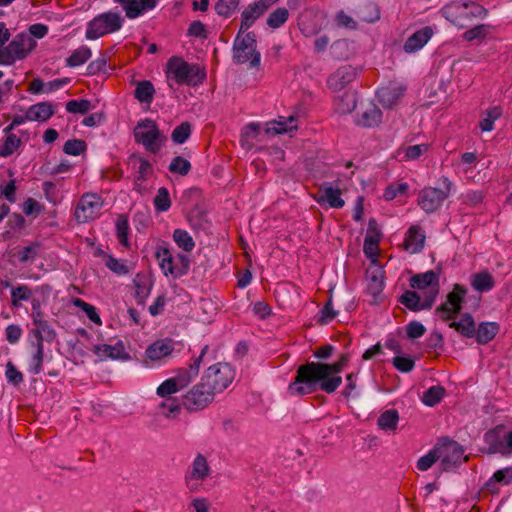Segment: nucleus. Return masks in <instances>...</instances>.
Returning <instances> with one entry per match:
<instances>
[{
  "label": "nucleus",
  "mask_w": 512,
  "mask_h": 512,
  "mask_svg": "<svg viewBox=\"0 0 512 512\" xmlns=\"http://www.w3.org/2000/svg\"><path fill=\"white\" fill-rule=\"evenodd\" d=\"M191 135V124L183 122L178 125L172 132L171 138L176 144H183Z\"/></svg>",
  "instance_id": "nucleus-56"
},
{
  "label": "nucleus",
  "mask_w": 512,
  "mask_h": 512,
  "mask_svg": "<svg viewBox=\"0 0 512 512\" xmlns=\"http://www.w3.org/2000/svg\"><path fill=\"white\" fill-rule=\"evenodd\" d=\"M30 335L34 337L32 340L34 343L40 344H43L44 341L50 343L56 337V333L48 321H38V325L34 326Z\"/></svg>",
  "instance_id": "nucleus-28"
},
{
  "label": "nucleus",
  "mask_w": 512,
  "mask_h": 512,
  "mask_svg": "<svg viewBox=\"0 0 512 512\" xmlns=\"http://www.w3.org/2000/svg\"><path fill=\"white\" fill-rule=\"evenodd\" d=\"M439 183L441 188L425 187L418 195V205L426 213H433L437 211L451 193L453 184L448 177L441 176Z\"/></svg>",
  "instance_id": "nucleus-5"
},
{
  "label": "nucleus",
  "mask_w": 512,
  "mask_h": 512,
  "mask_svg": "<svg viewBox=\"0 0 512 512\" xmlns=\"http://www.w3.org/2000/svg\"><path fill=\"white\" fill-rule=\"evenodd\" d=\"M91 49L87 46H81L75 49L71 55L66 59V65L68 67H78L91 57Z\"/></svg>",
  "instance_id": "nucleus-40"
},
{
  "label": "nucleus",
  "mask_w": 512,
  "mask_h": 512,
  "mask_svg": "<svg viewBox=\"0 0 512 512\" xmlns=\"http://www.w3.org/2000/svg\"><path fill=\"white\" fill-rule=\"evenodd\" d=\"M471 284L475 290L479 292H486L490 291L494 287L495 281L490 273L487 271H481L473 275Z\"/></svg>",
  "instance_id": "nucleus-38"
},
{
  "label": "nucleus",
  "mask_w": 512,
  "mask_h": 512,
  "mask_svg": "<svg viewBox=\"0 0 512 512\" xmlns=\"http://www.w3.org/2000/svg\"><path fill=\"white\" fill-rule=\"evenodd\" d=\"M155 210L158 212H166L171 207V199L169 191L166 187H160L153 199Z\"/></svg>",
  "instance_id": "nucleus-49"
},
{
  "label": "nucleus",
  "mask_w": 512,
  "mask_h": 512,
  "mask_svg": "<svg viewBox=\"0 0 512 512\" xmlns=\"http://www.w3.org/2000/svg\"><path fill=\"white\" fill-rule=\"evenodd\" d=\"M240 0H218L215 4V10L218 15L229 17L239 5Z\"/></svg>",
  "instance_id": "nucleus-57"
},
{
  "label": "nucleus",
  "mask_w": 512,
  "mask_h": 512,
  "mask_svg": "<svg viewBox=\"0 0 512 512\" xmlns=\"http://www.w3.org/2000/svg\"><path fill=\"white\" fill-rule=\"evenodd\" d=\"M296 121L294 116H280L278 120H273L266 124L265 132L272 135L290 133L297 129Z\"/></svg>",
  "instance_id": "nucleus-23"
},
{
  "label": "nucleus",
  "mask_w": 512,
  "mask_h": 512,
  "mask_svg": "<svg viewBox=\"0 0 512 512\" xmlns=\"http://www.w3.org/2000/svg\"><path fill=\"white\" fill-rule=\"evenodd\" d=\"M483 440L487 447L481 449L486 454H501L509 456L512 454V430L506 432L504 425H497L484 433Z\"/></svg>",
  "instance_id": "nucleus-7"
},
{
  "label": "nucleus",
  "mask_w": 512,
  "mask_h": 512,
  "mask_svg": "<svg viewBox=\"0 0 512 512\" xmlns=\"http://www.w3.org/2000/svg\"><path fill=\"white\" fill-rule=\"evenodd\" d=\"M502 116V108L493 106L485 110L481 115L479 127L483 132H490L494 129V122Z\"/></svg>",
  "instance_id": "nucleus-36"
},
{
  "label": "nucleus",
  "mask_w": 512,
  "mask_h": 512,
  "mask_svg": "<svg viewBox=\"0 0 512 512\" xmlns=\"http://www.w3.org/2000/svg\"><path fill=\"white\" fill-rule=\"evenodd\" d=\"M410 286L413 289L433 291L437 290L439 293V275L433 270H429L425 273L415 274L410 279Z\"/></svg>",
  "instance_id": "nucleus-20"
},
{
  "label": "nucleus",
  "mask_w": 512,
  "mask_h": 512,
  "mask_svg": "<svg viewBox=\"0 0 512 512\" xmlns=\"http://www.w3.org/2000/svg\"><path fill=\"white\" fill-rule=\"evenodd\" d=\"M32 295V290L27 285H19L11 291V304L13 307H20V301H28Z\"/></svg>",
  "instance_id": "nucleus-50"
},
{
  "label": "nucleus",
  "mask_w": 512,
  "mask_h": 512,
  "mask_svg": "<svg viewBox=\"0 0 512 512\" xmlns=\"http://www.w3.org/2000/svg\"><path fill=\"white\" fill-rule=\"evenodd\" d=\"M330 55L335 60H345L351 55L350 44L345 39H340L330 46Z\"/></svg>",
  "instance_id": "nucleus-44"
},
{
  "label": "nucleus",
  "mask_w": 512,
  "mask_h": 512,
  "mask_svg": "<svg viewBox=\"0 0 512 512\" xmlns=\"http://www.w3.org/2000/svg\"><path fill=\"white\" fill-rule=\"evenodd\" d=\"M234 376L235 372L228 363H217L205 371L202 381L216 394L226 389L232 383Z\"/></svg>",
  "instance_id": "nucleus-10"
},
{
  "label": "nucleus",
  "mask_w": 512,
  "mask_h": 512,
  "mask_svg": "<svg viewBox=\"0 0 512 512\" xmlns=\"http://www.w3.org/2000/svg\"><path fill=\"white\" fill-rule=\"evenodd\" d=\"M444 395H445L444 387H442L440 385L432 386L423 393L422 402L427 406L433 407V406L437 405L438 403H440V401L443 399Z\"/></svg>",
  "instance_id": "nucleus-45"
},
{
  "label": "nucleus",
  "mask_w": 512,
  "mask_h": 512,
  "mask_svg": "<svg viewBox=\"0 0 512 512\" xmlns=\"http://www.w3.org/2000/svg\"><path fill=\"white\" fill-rule=\"evenodd\" d=\"M512 481V466L497 470L486 482V488L491 493L498 491L497 484L508 485Z\"/></svg>",
  "instance_id": "nucleus-33"
},
{
  "label": "nucleus",
  "mask_w": 512,
  "mask_h": 512,
  "mask_svg": "<svg viewBox=\"0 0 512 512\" xmlns=\"http://www.w3.org/2000/svg\"><path fill=\"white\" fill-rule=\"evenodd\" d=\"M91 109V102L87 99L70 100L66 103V110L69 113L86 114Z\"/></svg>",
  "instance_id": "nucleus-61"
},
{
  "label": "nucleus",
  "mask_w": 512,
  "mask_h": 512,
  "mask_svg": "<svg viewBox=\"0 0 512 512\" xmlns=\"http://www.w3.org/2000/svg\"><path fill=\"white\" fill-rule=\"evenodd\" d=\"M233 61L242 65L249 63L250 68L260 66L261 54L256 49V35L254 32L246 34L238 32L233 42Z\"/></svg>",
  "instance_id": "nucleus-4"
},
{
  "label": "nucleus",
  "mask_w": 512,
  "mask_h": 512,
  "mask_svg": "<svg viewBox=\"0 0 512 512\" xmlns=\"http://www.w3.org/2000/svg\"><path fill=\"white\" fill-rule=\"evenodd\" d=\"M97 351H102V355L111 359H128V355L124 350L122 344L115 346L104 344L102 347H97Z\"/></svg>",
  "instance_id": "nucleus-52"
},
{
  "label": "nucleus",
  "mask_w": 512,
  "mask_h": 512,
  "mask_svg": "<svg viewBox=\"0 0 512 512\" xmlns=\"http://www.w3.org/2000/svg\"><path fill=\"white\" fill-rule=\"evenodd\" d=\"M449 327L455 329L463 337L473 338L475 335V321L471 314L465 313L459 321H452Z\"/></svg>",
  "instance_id": "nucleus-29"
},
{
  "label": "nucleus",
  "mask_w": 512,
  "mask_h": 512,
  "mask_svg": "<svg viewBox=\"0 0 512 512\" xmlns=\"http://www.w3.org/2000/svg\"><path fill=\"white\" fill-rule=\"evenodd\" d=\"M361 73L362 68L360 66L342 65L328 76L326 80L327 87L334 92L341 91L354 82Z\"/></svg>",
  "instance_id": "nucleus-14"
},
{
  "label": "nucleus",
  "mask_w": 512,
  "mask_h": 512,
  "mask_svg": "<svg viewBox=\"0 0 512 512\" xmlns=\"http://www.w3.org/2000/svg\"><path fill=\"white\" fill-rule=\"evenodd\" d=\"M441 467L444 471H449L458 467L468 457L464 456V448L449 437H443L436 444Z\"/></svg>",
  "instance_id": "nucleus-9"
},
{
  "label": "nucleus",
  "mask_w": 512,
  "mask_h": 512,
  "mask_svg": "<svg viewBox=\"0 0 512 512\" xmlns=\"http://www.w3.org/2000/svg\"><path fill=\"white\" fill-rule=\"evenodd\" d=\"M320 192L321 196L317 200L318 203L326 201L332 208H342L344 206L345 202L341 198V190L339 188H333L328 183H324L320 188Z\"/></svg>",
  "instance_id": "nucleus-27"
},
{
  "label": "nucleus",
  "mask_w": 512,
  "mask_h": 512,
  "mask_svg": "<svg viewBox=\"0 0 512 512\" xmlns=\"http://www.w3.org/2000/svg\"><path fill=\"white\" fill-rule=\"evenodd\" d=\"M210 466L204 455L198 454L192 462L191 468L185 474L186 487L191 492L200 489L201 483L210 475Z\"/></svg>",
  "instance_id": "nucleus-16"
},
{
  "label": "nucleus",
  "mask_w": 512,
  "mask_h": 512,
  "mask_svg": "<svg viewBox=\"0 0 512 512\" xmlns=\"http://www.w3.org/2000/svg\"><path fill=\"white\" fill-rule=\"evenodd\" d=\"M168 85L171 81L178 85L197 86L206 79V71L198 64L188 63L182 57L172 56L166 64Z\"/></svg>",
  "instance_id": "nucleus-3"
},
{
  "label": "nucleus",
  "mask_w": 512,
  "mask_h": 512,
  "mask_svg": "<svg viewBox=\"0 0 512 512\" xmlns=\"http://www.w3.org/2000/svg\"><path fill=\"white\" fill-rule=\"evenodd\" d=\"M181 389L182 388L178 386L177 382L172 377L165 380L162 384L159 385V387L157 388V394L161 397H168Z\"/></svg>",
  "instance_id": "nucleus-63"
},
{
  "label": "nucleus",
  "mask_w": 512,
  "mask_h": 512,
  "mask_svg": "<svg viewBox=\"0 0 512 512\" xmlns=\"http://www.w3.org/2000/svg\"><path fill=\"white\" fill-rule=\"evenodd\" d=\"M382 121V111L374 104L370 105L360 116L357 123L363 127L378 126Z\"/></svg>",
  "instance_id": "nucleus-34"
},
{
  "label": "nucleus",
  "mask_w": 512,
  "mask_h": 512,
  "mask_svg": "<svg viewBox=\"0 0 512 512\" xmlns=\"http://www.w3.org/2000/svg\"><path fill=\"white\" fill-rule=\"evenodd\" d=\"M40 250L41 243L35 241L19 250L17 256L21 263H27L34 261L38 257Z\"/></svg>",
  "instance_id": "nucleus-47"
},
{
  "label": "nucleus",
  "mask_w": 512,
  "mask_h": 512,
  "mask_svg": "<svg viewBox=\"0 0 512 512\" xmlns=\"http://www.w3.org/2000/svg\"><path fill=\"white\" fill-rule=\"evenodd\" d=\"M425 243V235L419 226H411L405 237L404 246L411 253H419Z\"/></svg>",
  "instance_id": "nucleus-24"
},
{
  "label": "nucleus",
  "mask_w": 512,
  "mask_h": 512,
  "mask_svg": "<svg viewBox=\"0 0 512 512\" xmlns=\"http://www.w3.org/2000/svg\"><path fill=\"white\" fill-rule=\"evenodd\" d=\"M436 297V289H434L433 291H425L423 300H421V297L417 292L407 290L401 295L399 301L409 310L417 312L425 309H430L433 303L435 302Z\"/></svg>",
  "instance_id": "nucleus-17"
},
{
  "label": "nucleus",
  "mask_w": 512,
  "mask_h": 512,
  "mask_svg": "<svg viewBox=\"0 0 512 512\" xmlns=\"http://www.w3.org/2000/svg\"><path fill=\"white\" fill-rule=\"evenodd\" d=\"M105 265L113 273L120 276L127 275L130 272L128 266L125 263L120 262L112 255H106Z\"/></svg>",
  "instance_id": "nucleus-60"
},
{
  "label": "nucleus",
  "mask_w": 512,
  "mask_h": 512,
  "mask_svg": "<svg viewBox=\"0 0 512 512\" xmlns=\"http://www.w3.org/2000/svg\"><path fill=\"white\" fill-rule=\"evenodd\" d=\"M129 222L128 217L124 214L118 216L116 220V236L121 245L129 248Z\"/></svg>",
  "instance_id": "nucleus-43"
},
{
  "label": "nucleus",
  "mask_w": 512,
  "mask_h": 512,
  "mask_svg": "<svg viewBox=\"0 0 512 512\" xmlns=\"http://www.w3.org/2000/svg\"><path fill=\"white\" fill-rule=\"evenodd\" d=\"M440 12L447 21L459 29H467L488 15V10L483 5L471 0L449 2Z\"/></svg>",
  "instance_id": "nucleus-2"
},
{
  "label": "nucleus",
  "mask_w": 512,
  "mask_h": 512,
  "mask_svg": "<svg viewBox=\"0 0 512 512\" xmlns=\"http://www.w3.org/2000/svg\"><path fill=\"white\" fill-rule=\"evenodd\" d=\"M288 17L289 12L286 8H277L268 16L267 25L274 29L279 28L287 21Z\"/></svg>",
  "instance_id": "nucleus-54"
},
{
  "label": "nucleus",
  "mask_w": 512,
  "mask_h": 512,
  "mask_svg": "<svg viewBox=\"0 0 512 512\" xmlns=\"http://www.w3.org/2000/svg\"><path fill=\"white\" fill-rule=\"evenodd\" d=\"M439 460L437 451V445L430 450L426 455L419 458L417 461V468L421 471H426L433 466V464Z\"/></svg>",
  "instance_id": "nucleus-59"
},
{
  "label": "nucleus",
  "mask_w": 512,
  "mask_h": 512,
  "mask_svg": "<svg viewBox=\"0 0 512 512\" xmlns=\"http://www.w3.org/2000/svg\"><path fill=\"white\" fill-rule=\"evenodd\" d=\"M168 169L173 174L186 176L191 170V163L181 156H176L170 162Z\"/></svg>",
  "instance_id": "nucleus-53"
},
{
  "label": "nucleus",
  "mask_w": 512,
  "mask_h": 512,
  "mask_svg": "<svg viewBox=\"0 0 512 512\" xmlns=\"http://www.w3.org/2000/svg\"><path fill=\"white\" fill-rule=\"evenodd\" d=\"M159 408L161 410V414L167 419H175L181 412V405L176 399L170 397L163 401L159 405Z\"/></svg>",
  "instance_id": "nucleus-48"
},
{
  "label": "nucleus",
  "mask_w": 512,
  "mask_h": 512,
  "mask_svg": "<svg viewBox=\"0 0 512 512\" xmlns=\"http://www.w3.org/2000/svg\"><path fill=\"white\" fill-rule=\"evenodd\" d=\"M155 94L154 85L151 81L143 80L137 83L134 91V97L141 103L150 104Z\"/></svg>",
  "instance_id": "nucleus-37"
},
{
  "label": "nucleus",
  "mask_w": 512,
  "mask_h": 512,
  "mask_svg": "<svg viewBox=\"0 0 512 512\" xmlns=\"http://www.w3.org/2000/svg\"><path fill=\"white\" fill-rule=\"evenodd\" d=\"M398 422L399 413L396 409H389L382 412L377 419L379 429L384 431H395L398 427Z\"/></svg>",
  "instance_id": "nucleus-35"
},
{
  "label": "nucleus",
  "mask_w": 512,
  "mask_h": 512,
  "mask_svg": "<svg viewBox=\"0 0 512 512\" xmlns=\"http://www.w3.org/2000/svg\"><path fill=\"white\" fill-rule=\"evenodd\" d=\"M134 139L152 154H157L161 150L162 142L166 140L156 122L149 118L137 123L134 128Z\"/></svg>",
  "instance_id": "nucleus-6"
},
{
  "label": "nucleus",
  "mask_w": 512,
  "mask_h": 512,
  "mask_svg": "<svg viewBox=\"0 0 512 512\" xmlns=\"http://www.w3.org/2000/svg\"><path fill=\"white\" fill-rule=\"evenodd\" d=\"M155 257L165 276L174 275V259L170 250L165 246H158L155 251Z\"/></svg>",
  "instance_id": "nucleus-32"
},
{
  "label": "nucleus",
  "mask_w": 512,
  "mask_h": 512,
  "mask_svg": "<svg viewBox=\"0 0 512 512\" xmlns=\"http://www.w3.org/2000/svg\"><path fill=\"white\" fill-rule=\"evenodd\" d=\"M156 4L157 0H132L127 3V6H124V10L128 18L134 19L153 9Z\"/></svg>",
  "instance_id": "nucleus-30"
},
{
  "label": "nucleus",
  "mask_w": 512,
  "mask_h": 512,
  "mask_svg": "<svg viewBox=\"0 0 512 512\" xmlns=\"http://www.w3.org/2000/svg\"><path fill=\"white\" fill-rule=\"evenodd\" d=\"M350 359L348 353L340 355L334 363L307 362L296 370L294 381L288 386L291 395L303 396L318 390L327 394L334 393L342 384L339 375L347 366Z\"/></svg>",
  "instance_id": "nucleus-1"
},
{
  "label": "nucleus",
  "mask_w": 512,
  "mask_h": 512,
  "mask_svg": "<svg viewBox=\"0 0 512 512\" xmlns=\"http://www.w3.org/2000/svg\"><path fill=\"white\" fill-rule=\"evenodd\" d=\"M214 396L213 390L201 380L183 396V406L190 412L202 410L213 401Z\"/></svg>",
  "instance_id": "nucleus-13"
},
{
  "label": "nucleus",
  "mask_w": 512,
  "mask_h": 512,
  "mask_svg": "<svg viewBox=\"0 0 512 512\" xmlns=\"http://www.w3.org/2000/svg\"><path fill=\"white\" fill-rule=\"evenodd\" d=\"M336 110L340 114L351 113L356 108V97L354 93L345 92L335 100Z\"/></svg>",
  "instance_id": "nucleus-42"
},
{
  "label": "nucleus",
  "mask_w": 512,
  "mask_h": 512,
  "mask_svg": "<svg viewBox=\"0 0 512 512\" xmlns=\"http://www.w3.org/2000/svg\"><path fill=\"white\" fill-rule=\"evenodd\" d=\"M467 289L455 284L453 290L448 293L446 302L437 307L436 312L440 314L443 321L454 319L462 309V303L466 296Z\"/></svg>",
  "instance_id": "nucleus-15"
},
{
  "label": "nucleus",
  "mask_w": 512,
  "mask_h": 512,
  "mask_svg": "<svg viewBox=\"0 0 512 512\" xmlns=\"http://www.w3.org/2000/svg\"><path fill=\"white\" fill-rule=\"evenodd\" d=\"M471 28L467 29L463 34L462 38L467 42L481 41L487 37L490 33V25L478 24L472 25Z\"/></svg>",
  "instance_id": "nucleus-39"
},
{
  "label": "nucleus",
  "mask_w": 512,
  "mask_h": 512,
  "mask_svg": "<svg viewBox=\"0 0 512 512\" xmlns=\"http://www.w3.org/2000/svg\"><path fill=\"white\" fill-rule=\"evenodd\" d=\"M208 349L209 346L205 345L202 348L200 355L193 359V362L189 364V367L180 368L177 371L176 375L173 377L177 382L178 386H180L182 389L187 387L191 383V381L198 375L203 357L208 351Z\"/></svg>",
  "instance_id": "nucleus-18"
},
{
  "label": "nucleus",
  "mask_w": 512,
  "mask_h": 512,
  "mask_svg": "<svg viewBox=\"0 0 512 512\" xmlns=\"http://www.w3.org/2000/svg\"><path fill=\"white\" fill-rule=\"evenodd\" d=\"M35 46V41L30 37L17 35L7 47L0 50V64L11 65L16 60L26 58Z\"/></svg>",
  "instance_id": "nucleus-11"
},
{
  "label": "nucleus",
  "mask_w": 512,
  "mask_h": 512,
  "mask_svg": "<svg viewBox=\"0 0 512 512\" xmlns=\"http://www.w3.org/2000/svg\"><path fill=\"white\" fill-rule=\"evenodd\" d=\"M30 342L31 345L35 348V352L33 353L29 362V372L33 375H37L42 371V364L44 360L43 344L34 343V341Z\"/></svg>",
  "instance_id": "nucleus-41"
},
{
  "label": "nucleus",
  "mask_w": 512,
  "mask_h": 512,
  "mask_svg": "<svg viewBox=\"0 0 512 512\" xmlns=\"http://www.w3.org/2000/svg\"><path fill=\"white\" fill-rule=\"evenodd\" d=\"M393 366L400 372H411L415 367V361L410 356H396L392 360Z\"/></svg>",
  "instance_id": "nucleus-62"
},
{
  "label": "nucleus",
  "mask_w": 512,
  "mask_h": 512,
  "mask_svg": "<svg viewBox=\"0 0 512 512\" xmlns=\"http://www.w3.org/2000/svg\"><path fill=\"white\" fill-rule=\"evenodd\" d=\"M103 200L96 193H84L78 201L74 211L77 223L84 224L95 219L102 209Z\"/></svg>",
  "instance_id": "nucleus-12"
},
{
  "label": "nucleus",
  "mask_w": 512,
  "mask_h": 512,
  "mask_svg": "<svg viewBox=\"0 0 512 512\" xmlns=\"http://www.w3.org/2000/svg\"><path fill=\"white\" fill-rule=\"evenodd\" d=\"M21 138L15 135L6 136L3 145L0 148V157L11 156L21 145Z\"/></svg>",
  "instance_id": "nucleus-51"
},
{
  "label": "nucleus",
  "mask_w": 512,
  "mask_h": 512,
  "mask_svg": "<svg viewBox=\"0 0 512 512\" xmlns=\"http://www.w3.org/2000/svg\"><path fill=\"white\" fill-rule=\"evenodd\" d=\"M432 35L433 30L429 26L417 30L404 43V51L406 53H414L420 50L430 40Z\"/></svg>",
  "instance_id": "nucleus-21"
},
{
  "label": "nucleus",
  "mask_w": 512,
  "mask_h": 512,
  "mask_svg": "<svg viewBox=\"0 0 512 512\" xmlns=\"http://www.w3.org/2000/svg\"><path fill=\"white\" fill-rule=\"evenodd\" d=\"M499 325L496 322H481L475 329V339L478 344H487L498 333Z\"/></svg>",
  "instance_id": "nucleus-31"
},
{
  "label": "nucleus",
  "mask_w": 512,
  "mask_h": 512,
  "mask_svg": "<svg viewBox=\"0 0 512 512\" xmlns=\"http://www.w3.org/2000/svg\"><path fill=\"white\" fill-rule=\"evenodd\" d=\"M174 350V342L171 339L158 340L148 346L146 356L150 360H160L170 355Z\"/></svg>",
  "instance_id": "nucleus-25"
},
{
  "label": "nucleus",
  "mask_w": 512,
  "mask_h": 512,
  "mask_svg": "<svg viewBox=\"0 0 512 512\" xmlns=\"http://www.w3.org/2000/svg\"><path fill=\"white\" fill-rule=\"evenodd\" d=\"M406 87L398 83H389L377 90V98L384 108H392L404 95Z\"/></svg>",
  "instance_id": "nucleus-19"
},
{
  "label": "nucleus",
  "mask_w": 512,
  "mask_h": 512,
  "mask_svg": "<svg viewBox=\"0 0 512 512\" xmlns=\"http://www.w3.org/2000/svg\"><path fill=\"white\" fill-rule=\"evenodd\" d=\"M337 314L338 312L333 309L332 298L330 297L324 307L321 309V315L317 322L321 325L328 324L336 318Z\"/></svg>",
  "instance_id": "nucleus-64"
},
{
  "label": "nucleus",
  "mask_w": 512,
  "mask_h": 512,
  "mask_svg": "<svg viewBox=\"0 0 512 512\" xmlns=\"http://www.w3.org/2000/svg\"><path fill=\"white\" fill-rule=\"evenodd\" d=\"M124 18L118 12L108 11L93 18L87 25L86 38L97 39L121 29Z\"/></svg>",
  "instance_id": "nucleus-8"
},
{
  "label": "nucleus",
  "mask_w": 512,
  "mask_h": 512,
  "mask_svg": "<svg viewBox=\"0 0 512 512\" xmlns=\"http://www.w3.org/2000/svg\"><path fill=\"white\" fill-rule=\"evenodd\" d=\"M428 146L425 144L419 145H411L404 148L399 149V155L404 153V160H416L418 159L424 152H426Z\"/></svg>",
  "instance_id": "nucleus-58"
},
{
  "label": "nucleus",
  "mask_w": 512,
  "mask_h": 512,
  "mask_svg": "<svg viewBox=\"0 0 512 512\" xmlns=\"http://www.w3.org/2000/svg\"><path fill=\"white\" fill-rule=\"evenodd\" d=\"M55 114V108L50 102H40L28 108L30 121L46 122Z\"/></svg>",
  "instance_id": "nucleus-26"
},
{
  "label": "nucleus",
  "mask_w": 512,
  "mask_h": 512,
  "mask_svg": "<svg viewBox=\"0 0 512 512\" xmlns=\"http://www.w3.org/2000/svg\"><path fill=\"white\" fill-rule=\"evenodd\" d=\"M265 12V6H260L257 2L249 4L241 13V24L238 32L245 33Z\"/></svg>",
  "instance_id": "nucleus-22"
},
{
  "label": "nucleus",
  "mask_w": 512,
  "mask_h": 512,
  "mask_svg": "<svg viewBox=\"0 0 512 512\" xmlns=\"http://www.w3.org/2000/svg\"><path fill=\"white\" fill-rule=\"evenodd\" d=\"M87 149V144L84 140L81 139H70L64 143L63 151L64 153L72 156H79Z\"/></svg>",
  "instance_id": "nucleus-55"
},
{
  "label": "nucleus",
  "mask_w": 512,
  "mask_h": 512,
  "mask_svg": "<svg viewBox=\"0 0 512 512\" xmlns=\"http://www.w3.org/2000/svg\"><path fill=\"white\" fill-rule=\"evenodd\" d=\"M173 240L177 246L185 252H191L195 247V242L190 234L183 229H175L173 232Z\"/></svg>",
  "instance_id": "nucleus-46"
}]
</instances>
